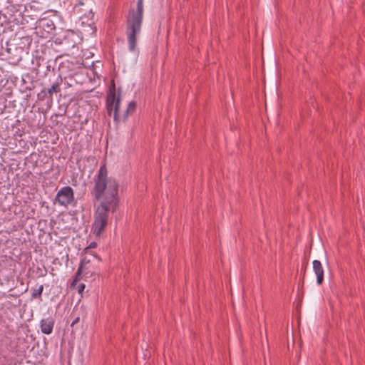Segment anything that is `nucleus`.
Instances as JSON below:
<instances>
[{
    "label": "nucleus",
    "instance_id": "1",
    "mask_svg": "<svg viewBox=\"0 0 365 365\" xmlns=\"http://www.w3.org/2000/svg\"><path fill=\"white\" fill-rule=\"evenodd\" d=\"M94 185L91 192L94 200L100 201L94 212L92 230L99 236L104 231L108 222L109 212L114 213L119 205V182L116 178L108 176L106 161L102 162L93 177Z\"/></svg>",
    "mask_w": 365,
    "mask_h": 365
},
{
    "label": "nucleus",
    "instance_id": "2",
    "mask_svg": "<svg viewBox=\"0 0 365 365\" xmlns=\"http://www.w3.org/2000/svg\"><path fill=\"white\" fill-rule=\"evenodd\" d=\"M143 19V0L137 1L136 10H129L126 18V34L128 49L133 52L137 44L136 36L140 34Z\"/></svg>",
    "mask_w": 365,
    "mask_h": 365
},
{
    "label": "nucleus",
    "instance_id": "3",
    "mask_svg": "<svg viewBox=\"0 0 365 365\" xmlns=\"http://www.w3.org/2000/svg\"><path fill=\"white\" fill-rule=\"evenodd\" d=\"M49 81L51 86L44 87L41 91L38 93V101H46V103L48 106L52 103L53 94L57 95L61 93V85L63 83V79L60 75L56 76L53 73L52 76H49Z\"/></svg>",
    "mask_w": 365,
    "mask_h": 365
},
{
    "label": "nucleus",
    "instance_id": "4",
    "mask_svg": "<svg viewBox=\"0 0 365 365\" xmlns=\"http://www.w3.org/2000/svg\"><path fill=\"white\" fill-rule=\"evenodd\" d=\"M121 88H118L116 93L115 85L113 81L106 98V109L108 114H118L119 111V105L120 103V92Z\"/></svg>",
    "mask_w": 365,
    "mask_h": 365
},
{
    "label": "nucleus",
    "instance_id": "5",
    "mask_svg": "<svg viewBox=\"0 0 365 365\" xmlns=\"http://www.w3.org/2000/svg\"><path fill=\"white\" fill-rule=\"evenodd\" d=\"M74 192L71 187L65 186L61 187L57 192L55 197V202L61 206L67 207L74 201Z\"/></svg>",
    "mask_w": 365,
    "mask_h": 365
},
{
    "label": "nucleus",
    "instance_id": "6",
    "mask_svg": "<svg viewBox=\"0 0 365 365\" xmlns=\"http://www.w3.org/2000/svg\"><path fill=\"white\" fill-rule=\"evenodd\" d=\"M79 264L83 265V277L86 278L91 277L98 272V269L92 264V260L86 257L81 259Z\"/></svg>",
    "mask_w": 365,
    "mask_h": 365
},
{
    "label": "nucleus",
    "instance_id": "7",
    "mask_svg": "<svg viewBox=\"0 0 365 365\" xmlns=\"http://www.w3.org/2000/svg\"><path fill=\"white\" fill-rule=\"evenodd\" d=\"M54 324V319L51 317L42 319L40 322V328L41 332L47 335L51 334L53 329Z\"/></svg>",
    "mask_w": 365,
    "mask_h": 365
},
{
    "label": "nucleus",
    "instance_id": "8",
    "mask_svg": "<svg viewBox=\"0 0 365 365\" xmlns=\"http://www.w3.org/2000/svg\"><path fill=\"white\" fill-rule=\"evenodd\" d=\"M313 270L317 276V283L321 285L324 282V269L319 260L312 262Z\"/></svg>",
    "mask_w": 365,
    "mask_h": 365
},
{
    "label": "nucleus",
    "instance_id": "9",
    "mask_svg": "<svg viewBox=\"0 0 365 365\" xmlns=\"http://www.w3.org/2000/svg\"><path fill=\"white\" fill-rule=\"evenodd\" d=\"M21 82L24 91H31L35 88L33 77L29 73L22 76Z\"/></svg>",
    "mask_w": 365,
    "mask_h": 365
},
{
    "label": "nucleus",
    "instance_id": "10",
    "mask_svg": "<svg viewBox=\"0 0 365 365\" xmlns=\"http://www.w3.org/2000/svg\"><path fill=\"white\" fill-rule=\"evenodd\" d=\"M33 68L36 74L39 73V68L45 63V58L40 56H34L31 61Z\"/></svg>",
    "mask_w": 365,
    "mask_h": 365
},
{
    "label": "nucleus",
    "instance_id": "11",
    "mask_svg": "<svg viewBox=\"0 0 365 365\" xmlns=\"http://www.w3.org/2000/svg\"><path fill=\"white\" fill-rule=\"evenodd\" d=\"M83 277V265L79 264L78 269L73 277V282L71 284V288L74 289L77 284V282L81 280Z\"/></svg>",
    "mask_w": 365,
    "mask_h": 365
},
{
    "label": "nucleus",
    "instance_id": "12",
    "mask_svg": "<svg viewBox=\"0 0 365 365\" xmlns=\"http://www.w3.org/2000/svg\"><path fill=\"white\" fill-rule=\"evenodd\" d=\"M43 290V286L41 284L38 289H34L31 292V297L33 299H41V295Z\"/></svg>",
    "mask_w": 365,
    "mask_h": 365
},
{
    "label": "nucleus",
    "instance_id": "13",
    "mask_svg": "<svg viewBox=\"0 0 365 365\" xmlns=\"http://www.w3.org/2000/svg\"><path fill=\"white\" fill-rule=\"evenodd\" d=\"M136 106H137V103L135 101H130L128 105V107H127L125 114H128L129 113L135 112Z\"/></svg>",
    "mask_w": 365,
    "mask_h": 365
},
{
    "label": "nucleus",
    "instance_id": "14",
    "mask_svg": "<svg viewBox=\"0 0 365 365\" xmlns=\"http://www.w3.org/2000/svg\"><path fill=\"white\" fill-rule=\"evenodd\" d=\"M38 117L40 118L38 119L37 124H32V126L40 128L44 125L46 115H43V120H41V115H38Z\"/></svg>",
    "mask_w": 365,
    "mask_h": 365
},
{
    "label": "nucleus",
    "instance_id": "15",
    "mask_svg": "<svg viewBox=\"0 0 365 365\" xmlns=\"http://www.w3.org/2000/svg\"><path fill=\"white\" fill-rule=\"evenodd\" d=\"M81 116V115H68L66 123H69L71 120L73 121V123H76V120H78V121L80 120Z\"/></svg>",
    "mask_w": 365,
    "mask_h": 365
},
{
    "label": "nucleus",
    "instance_id": "16",
    "mask_svg": "<svg viewBox=\"0 0 365 365\" xmlns=\"http://www.w3.org/2000/svg\"><path fill=\"white\" fill-rule=\"evenodd\" d=\"M128 115H113L114 121L118 123L120 120H123L125 121L127 120Z\"/></svg>",
    "mask_w": 365,
    "mask_h": 365
},
{
    "label": "nucleus",
    "instance_id": "17",
    "mask_svg": "<svg viewBox=\"0 0 365 365\" xmlns=\"http://www.w3.org/2000/svg\"><path fill=\"white\" fill-rule=\"evenodd\" d=\"M97 246V244L96 242H92L87 247H86L83 250L84 252H88V250L91 249V248H95Z\"/></svg>",
    "mask_w": 365,
    "mask_h": 365
},
{
    "label": "nucleus",
    "instance_id": "18",
    "mask_svg": "<svg viewBox=\"0 0 365 365\" xmlns=\"http://www.w3.org/2000/svg\"><path fill=\"white\" fill-rule=\"evenodd\" d=\"M86 288V285L83 283L80 284L78 286V292L82 295V293L83 292V290L85 289Z\"/></svg>",
    "mask_w": 365,
    "mask_h": 365
},
{
    "label": "nucleus",
    "instance_id": "19",
    "mask_svg": "<svg viewBox=\"0 0 365 365\" xmlns=\"http://www.w3.org/2000/svg\"><path fill=\"white\" fill-rule=\"evenodd\" d=\"M80 321L79 317H76L71 322V326L73 327L75 324H78Z\"/></svg>",
    "mask_w": 365,
    "mask_h": 365
},
{
    "label": "nucleus",
    "instance_id": "20",
    "mask_svg": "<svg viewBox=\"0 0 365 365\" xmlns=\"http://www.w3.org/2000/svg\"><path fill=\"white\" fill-rule=\"evenodd\" d=\"M15 110H11L9 109L8 106L6 105L5 106V108H4V111L2 112V113H14Z\"/></svg>",
    "mask_w": 365,
    "mask_h": 365
},
{
    "label": "nucleus",
    "instance_id": "21",
    "mask_svg": "<svg viewBox=\"0 0 365 365\" xmlns=\"http://www.w3.org/2000/svg\"><path fill=\"white\" fill-rule=\"evenodd\" d=\"M83 4H84V3H83L82 1H79L78 2V4H76L75 5L74 9H76V8L78 7V6H82V5H83Z\"/></svg>",
    "mask_w": 365,
    "mask_h": 365
},
{
    "label": "nucleus",
    "instance_id": "22",
    "mask_svg": "<svg viewBox=\"0 0 365 365\" xmlns=\"http://www.w3.org/2000/svg\"><path fill=\"white\" fill-rule=\"evenodd\" d=\"M93 259H94V258H96V259H98V261H100V260H101V258H100L99 257H98L97 255H93Z\"/></svg>",
    "mask_w": 365,
    "mask_h": 365
}]
</instances>
